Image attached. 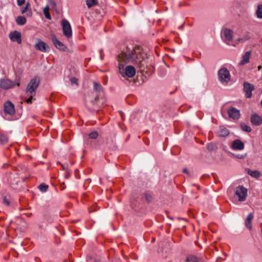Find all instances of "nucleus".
<instances>
[{"label": "nucleus", "mask_w": 262, "mask_h": 262, "mask_svg": "<svg viewBox=\"0 0 262 262\" xmlns=\"http://www.w3.org/2000/svg\"><path fill=\"white\" fill-rule=\"evenodd\" d=\"M119 62L118 68L119 72L122 77L132 78L136 74V69L132 66H127L124 68V64L133 62L140 64L143 65V55L142 50L139 47H134L133 45L127 46L124 49L121 53L118 56Z\"/></svg>", "instance_id": "1"}, {"label": "nucleus", "mask_w": 262, "mask_h": 262, "mask_svg": "<svg viewBox=\"0 0 262 262\" xmlns=\"http://www.w3.org/2000/svg\"><path fill=\"white\" fill-rule=\"evenodd\" d=\"M39 82V78L34 77L32 78L28 83L26 88V93L27 95H35Z\"/></svg>", "instance_id": "2"}, {"label": "nucleus", "mask_w": 262, "mask_h": 262, "mask_svg": "<svg viewBox=\"0 0 262 262\" xmlns=\"http://www.w3.org/2000/svg\"><path fill=\"white\" fill-rule=\"evenodd\" d=\"M247 189L243 186H238L236 187L235 194L238 197L239 202H243L246 200L247 196Z\"/></svg>", "instance_id": "3"}, {"label": "nucleus", "mask_w": 262, "mask_h": 262, "mask_svg": "<svg viewBox=\"0 0 262 262\" xmlns=\"http://www.w3.org/2000/svg\"><path fill=\"white\" fill-rule=\"evenodd\" d=\"M219 79L221 82L223 83H227L230 80V74L227 69L225 68H221L218 72Z\"/></svg>", "instance_id": "4"}, {"label": "nucleus", "mask_w": 262, "mask_h": 262, "mask_svg": "<svg viewBox=\"0 0 262 262\" xmlns=\"http://www.w3.org/2000/svg\"><path fill=\"white\" fill-rule=\"evenodd\" d=\"M61 24L63 35L68 38L71 37L72 35V31L70 23L67 19H63L61 20Z\"/></svg>", "instance_id": "5"}, {"label": "nucleus", "mask_w": 262, "mask_h": 262, "mask_svg": "<svg viewBox=\"0 0 262 262\" xmlns=\"http://www.w3.org/2000/svg\"><path fill=\"white\" fill-rule=\"evenodd\" d=\"M243 86L244 91L246 94V97L248 98H251L252 95V92L255 88L254 85L248 82H244Z\"/></svg>", "instance_id": "6"}, {"label": "nucleus", "mask_w": 262, "mask_h": 262, "mask_svg": "<svg viewBox=\"0 0 262 262\" xmlns=\"http://www.w3.org/2000/svg\"><path fill=\"white\" fill-rule=\"evenodd\" d=\"M228 116L234 120H237L240 117V111L238 109L231 107L228 110Z\"/></svg>", "instance_id": "7"}, {"label": "nucleus", "mask_w": 262, "mask_h": 262, "mask_svg": "<svg viewBox=\"0 0 262 262\" xmlns=\"http://www.w3.org/2000/svg\"><path fill=\"white\" fill-rule=\"evenodd\" d=\"M231 148L233 150H242L245 148V144L241 140L235 139L232 142Z\"/></svg>", "instance_id": "8"}, {"label": "nucleus", "mask_w": 262, "mask_h": 262, "mask_svg": "<svg viewBox=\"0 0 262 262\" xmlns=\"http://www.w3.org/2000/svg\"><path fill=\"white\" fill-rule=\"evenodd\" d=\"M4 111L6 114L10 115H13L15 113V108L14 104L10 101H7L4 104Z\"/></svg>", "instance_id": "9"}, {"label": "nucleus", "mask_w": 262, "mask_h": 262, "mask_svg": "<svg viewBox=\"0 0 262 262\" xmlns=\"http://www.w3.org/2000/svg\"><path fill=\"white\" fill-rule=\"evenodd\" d=\"M9 38L12 41H16L18 44L21 43V34L17 31L11 32L9 34Z\"/></svg>", "instance_id": "10"}, {"label": "nucleus", "mask_w": 262, "mask_h": 262, "mask_svg": "<svg viewBox=\"0 0 262 262\" xmlns=\"http://www.w3.org/2000/svg\"><path fill=\"white\" fill-rule=\"evenodd\" d=\"M15 84L13 82L7 79H2L0 81V86L3 89H9L13 88Z\"/></svg>", "instance_id": "11"}, {"label": "nucleus", "mask_w": 262, "mask_h": 262, "mask_svg": "<svg viewBox=\"0 0 262 262\" xmlns=\"http://www.w3.org/2000/svg\"><path fill=\"white\" fill-rule=\"evenodd\" d=\"M250 121L251 123L256 126H259L262 124V117L256 113L251 116Z\"/></svg>", "instance_id": "12"}, {"label": "nucleus", "mask_w": 262, "mask_h": 262, "mask_svg": "<svg viewBox=\"0 0 262 262\" xmlns=\"http://www.w3.org/2000/svg\"><path fill=\"white\" fill-rule=\"evenodd\" d=\"M34 47L37 50L42 52H46L48 46L46 43L40 39H38V42L35 45Z\"/></svg>", "instance_id": "13"}, {"label": "nucleus", "mask_w": 262, "mask_h": 262, "mask_svg": "<svg viewBox=\"0 0 262 262\" xmlns=\"http://www.w3.org/2000/svg\"><path fill=\"white\" fill-rule=\"evenodd\" d=\"M229 133V130L224 126H220L216 132L217 136L221 137H226Z\"/></svg>", "instance_id": "14"}, {"label": "nucleus", "mask_w": 262, "mask_h": 262, "mask_svg": "<svg viewBox=\"0 0 262 262\" xmlns=\"http://www.w3.org/2000/svg\"><path fill=\"white\" fill-rule=\"evenodd\" d=\"M246 171L248 174L255 179L259 178L262 175L260 171L258 170H251L249 168L246 169Z\"/></svg>", "instance_id": "15"}, {"label": "nucleus", "mask_w": 262, "mask_h": 262, "mask_svg": "<svg viewBox=\"0 0 262 262\" xmlns=\"http://www.w3.org/2000/svg\"><path fill=\"white\" fill-rule=\"evenodd\" d=\"M224 36L227 41H231L233 37V31L228 29H226L224 31Z\"/></svg>", "instance_id": "16"}, {"label": "nucleus", "mask_w": 262, "mask_h": 262, "mask_svg": "<svg viewBox=\"0 0 262 262\" xmlns=\"http://www.w3.org/2000/svg\"><path fill=\"white\" fill-rule=\"evenodd\" d=\"M254 217V215L253 213H250L245 221V225L247 227V228L249 229H251L252 228V224H251V221L253 220Z\"/></svg>", "instance_id": "17"}, {"label": "nucleus", "mask_w": 262, "mask_h": 262, "mask_svg": "<svg viewBox=\"0 0 262 262\" xmlns=\"http://www.w3.org/2000/svg\"><path fill=\"white\" fill-rule=\"evenodd\" d=\"M52 41H53L54 45H55V46L57 48H58L61 50H64V46L63 45V44L61 41L58 40L55 37H53L52 38Z\"/></svg>", "instance_id": "18"}, {"label": "nucleus", "mask_w": 262, "mask_h": 262, "mask_svg": "<svg viewBox=\"0 0 262 262\" xmlns=\"http://www.w3.org/2000/svg\"><path fill=\"white\" fill-rule=\"evenodd\" d=\"M250 56V52L249 51L246 52L245 55L243 56V59L240 62L241 64H244L249 62Z\"/></svg>", "instance_id": "19"}, {"label": "nucleus", "mask_w": 262, "mask_h": 262, "mask_svg": "<svg viewBox=\"0 0 262 262\" xmlns=\"http://www.w3.org/2000/svg\"><path fill=\"white\" fill-rule=\"evenodd\" d=\"M27 20L24 16H18L16 18V22L18 25H24L26 23Z\"/></svg>", "instance_id": "20"}, {"label": "nucleus", "mask_w": 262, "mask_h": 262, "mask_svg": "<svg viewBox=\"0 0 262 262\" xmlns=\"http://www.w3.org/2000/svg\"><path fill=\"white\" fill-rule=\"evenodd\" d=\"M240 128L241 129H242L243 131L247 132V133H250L251 132L252 129L250 126L247 125L245 123H241L240 124Z\"/></svg>", "instance_id": "21"}, {"label": "nucleus", "mask_w": 262, "mask_h": 262, "mask_svg": "<svg viewBox=\"0 0 262 262\" xmlns=\"http://www.w3.org/2000/svg\"><path fill=\"white\" fill-rule=\"evenodd\" d=\"M8 136L5 134L1 133L0 134V142L2 144H5L8 141Z\"/></svg>", "instance_id": "22"}, {"label": "nucleus", "mask_w": 262, "mask_h": 262, "mask_svg": "<svg viewBox=\"0 0 262 262\" xmlns=\"http://www.w3.org/2000/svg\"><path fill=\"white\" fill-rule=\"evenodd\" d=\"M93 85H94V89L97 92L101 93V92L103 91V88L100 85V84H99V83L96 82H94Z\"/></svg>", "instance_id": "23"}, {"label": "nucleus", "mask_w": 262, "mask_h": 262, "mask_svg": "<svg viewBox=\"0 0 262 262\" xmlns=\"http://www.w3.org/2000/svg\"><path fill=\"white\" fill-rule=\"evenodd\" d=\"M49 7L48 6H47L45 7L43 9V13L45 15L46 18H47L49 20L51 19V15L49 12Z\"/></svg>", "instance_id": "24"}, {"label": "nucleus", "mask_w": 262, "mask_h": 262, "mask_svg": "<svg viewBox=\"0 0 262 262\" xmlns=\"http://www.w3.org/2000/svg\"><path fill=\"white\" fill-rule=\"evenodd\" d=\"M142 198L148 203L150 202L152 200V196L148 193H144Z\"/></svg>", "instance_id": "25"}, {"label": "nucleus", "mask_w": 262, "mask_h": 262, "mask_svg": "<svg viewBox=\"0 0 262 262\" xmlns=\"http://www.w3.org/2000/svg\"><path fill=\"white\" fill-rule=\"evenodd\" d=\"M97 3V0H86V5L89 8L96 5Z\"/></svg>", "instance_id": "26"}, {"label": "nucleus", "mask_w": 262, "mask_h": 262, "mask_svg": "<svg viewBox=\"0 0 262 262\" xmlns=\"http://www.w3.org/2000/svg\"><path fill=\"white\" fill-rule=\"evenodd\" d=\"M257 17L258 18H262V5H259L256 11Z\"/></svg>", "instance_id": "27"}, {"label": "nucleus", "mask_w": 262, "mask_h": 262, "mask_svg": "<svg viewBox=\"0 0 262 262\" xmlns=\"http://www.w3.org/2000/svg\"><path fill=\"white\" fill-rule=\"evenodd\" d=\"M48 188H49L48 185L44 183L40 184L38 186V188L41 192H46L47 190V189H48Z\"/></svg>", "instance_id": "28"}, {"label": "nucleus", "mask_w": 262, "mask_h": 262, "mask_svg": "<svg viewBox=\"0 0 262 262\" xmlns=\"http://www.w3.org/2000/svg\"><path fill=\"white\" fill-rule=\"evenodd\" d=\"M186 262H198V258L195 256H189L187 258Z\"/></svg>", "instance_id": "29"}, {"label": "nucleus", "mask_w": 262, "mask_h": 262, "mask_svg": "<svg viewBox=\"0 0 262 262\" xmlns=\"http://www.w3.org/2000/svg\"><path fill=\"white\" fill-rule=\"evenodd\" d=\"M98 133L97 131H94L89 134V138L92 139H96L98 137Z\"/></svg>", "instance_id": "30"}, {"label": "nucleus", "mask_w": 262, "mask_h": 262, "mask_svg": "<svg viewBox=\"0 0 262 262\" xmlns=\"http://www.w3.org/2000/svg\"><path fill=\"white\" fill-rule=\"evenodd\" d=\"M3 203L6 206L10 205V202L6 196H4L3 198Z\"/></svg>", "instance_id": "31"}, {"label": "nucleus", "mask_w": 262, "mask_h": 262, "mask_svg": "<svg viewBox=\"0 0 262 262\" xmlns=\"http://www.w3.org/2000/svg\"><path fill=\"white\" fill-rule=\"evenodd\" d=\"M250 38V36L248 35H246L244 38H241L238 39L239 41L244 42L246 40H248Z\"/></svg>", "instance_id": "32"}, {"label": "nucleus", "mask_w": 262, "mask_h": 262, "mask_svg": "<svg viewBox=\"0 0 262 262\" xmlns=\"http://www.w3.org/2000/svg\"><path fill=\"white\" fill-rule=\"evenodd\" d=\"M28 96H29V98H28L27 100H26V102L27 103H32V98H33V96H34L35 95H28Z\"/></svg>", "instance_id": "33"}, {"label": "nucleus", "mask_w": 262, "mask_h": 262, "mask_svg": "<svg viewBox=\"0 0 262 262\" xmlns=\"http://www.w3.org/2000/svg\"><path fill=\"white\" fill-rule=\"evenodd\" d=\"M71 81L72 84L78 85V79L75 77H73L71 79Z\"/></svg>", "instance_id": "34"}, {"label": "nucleus", "mask_w": 262, "mask_h": 262, "mask_svg": "<svg viewBox=\"0 0 262 262\" xmlns=\"http://www.w3.org/2000/svg\"><path fill=\"white\" fill-rule=\"evenodd\" d=\"M233 156L237 159H242L245 158V155L237 154V155H233Z\"/></svg>", "instance_id": "35"}, {"label": "nucleus", "mask_w": 262, "mask_h": 262, "mask_svg": "<svg viewBox=\"0 0 262 262\" xmlns=\"http://www.w3.org/2000/svg\"><path fill=\"white\" fill-rule=\"evenodd\" d=\"M25 0H17V4L18 6H20L25 3Z\"/></svg>", "instance_id": "36"}, {"label": "nucleus", "mask_w": 262, "mask_h": 262, "mask_svg": "<svg viewBox=\"0 0 262 262\" xmlns=\"http://www.w3.org/2000/svg\"><path fill=\"white\" fill-rule=\"evenodd\" d=\"M29 5V4L27 3L26 6L25 8H22L21 9V11L22 13H25L27 11Z\"/></svg>", "instance_id": "37"}, {"label": "nucleus", "mask_w": 262, "mask_h": 262, "mask_svg": "<svg viewBox=\"0 0 262 262\" xmlns=\"http://www.w3.org/2000/svg\"><path fill=\"white\" fill-rule=\"evenodd\" d=\"M64 183V182H62L60 184V188L61 190H63L65 188Z\"/></svg>", "instance_id": "38"}, {"label": "nucleus", "mask_w": 262, "mask_h": 262, "mask_svg": "<svg viewBox=\"0 0 262 262\" xmlns=\"http://www.w3.org/2000/svg\"><path fill=\"white\" fill-rule=\"evenodd\" d=\"M212 146H213V145H212V144H209V145H208V149L209 150H213V147H212Z\"/></svg>", "instance_id": "39"}, {"label": "nucleus", "mask_w": 262, "mask_h": 262, "mask_svg": "<svg viewBox=\"0 0 262 262\" xmlns=\"http://www.w3.org/2000/svg\"><path fill=\"white\" fill-rule=\"evenodd\" d=\"M183 172L184 173H186L188 172V170H187V168H184L183 170Z\"/></svg>", "instance_id": "40"}, {"label": "nucleus", "mask_w": 262, "mask_h": 262, "mask_svg": "<svg viewBox=\"0 0 262 262\" xmlns=\"http://www.w3.org/2000/svg\"><path fill=\"white\" fill-rule=\"evenodd\" d=\"M204 178H205V179H207V178H209V179H210V177H209V175L206 176Z\"/></svg>", "instance_id": "41"}, {"label": "nucleus", "mask_w": 262, "mask_h": 262, "mask_svg": "<svg viewBox=\"0 0 262 262\" xmlns=\"http://www.w3.org/2000/svg\"><path fill=\"white\" fill-rule=\"evenodd\" d=\"M100 57H101V60H102L103 59V55L101 53Z\"/></svg>", "instance_id": "42"}, {"label": "nucleus", "mask_w": 262, "mask_h": 262, "mask_svg": "<svg viewBox=\"0 0 262 262\" xmlns=\"http://www.w3.org/2000/svg\"><path fill=\"white\" fill-rule=\"evenodd\" d=\"M16 85H17V86H19V85H20L19 82H17V83H16Z\"/></svg>", "instance_id": "43"}, {"label": "nucleus", "mask_w": 262, "mask_h": 262, "mask_svg": "<svg viewBox=\"0 0 262 262\" xmlns=\"http://www.w3.org/2000/svg\"><path fill=\"white\" fill-rule=\"evenodd\" d=\"M85 180L89 181V180H91V179L88 178V179H86Z\"/></svg>", "instance_id": "44"}, {"label": "nucleus", "mask_w": 262, "mask_h": 262, "mask_svg": "<svg viewBox=\"0 0 262 262\" xmlns=\"http://www.w3.org/2000/svg\"><path fill=\"white\" fill-rule=\"evenodd\" d=\"M260 104L262 106V99H261V102H260Z\"/></svg>", "instance_id": "45"}, {"label": "nucleus", "mask_w": 262, "mask_h": 262, "mask_svg": "<svg viewBox=\"0 0 262 262\" xmlns=\"http://www.w3.org/2000/svg\"><path fill=\"white\" fill-rule=\"evenodd\" d=\"M260 69V66L258 67V69Z\"/></svg>", "instance_id": "46"}]
</instances>
